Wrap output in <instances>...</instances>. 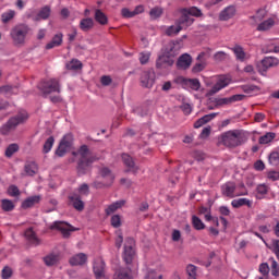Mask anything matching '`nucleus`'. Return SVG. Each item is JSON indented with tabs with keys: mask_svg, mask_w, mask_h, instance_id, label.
Segmentation results:
<instances>
[{
	"mask_svg": "<svg viewBox=\"0 0 279 279\" xmlns=\"http://www.w3.org/2000/svg\"><path fill=\"white\" fill-rule=\"evenodd\" d=\"M231 206L233 208H241V206H247L248 208H252V201H250L247 198L233 199L231 202Z\"/></svg>",
	"mask_w": 279,
	"mask_h": 279,
	"instance_id": "nucleus-31",
	"label": "nucleus"
},
{
	"mask_svg": "<svg viewBox=\"0 0 279 279\" xmlns=\"http://www.w3.org/2000/svg\"><path fill=\"white\" fill-rule=\"evenodd\" d=\"M272 252L276 255L277 259L279 260V240H275L272 242Z\"/></svg>",
	"mask_w": 279,
	"mask_h": 279,
	"instance_id": "nucleus-63",
	"label": "nucleus"
},
{
	"mask_svg": "<svg viewBox=\"0 0 279 279\" xmlns=\"http://www.w3.org/2000/svg\"><path fill=\"white\" fill-rule=\"evenodd\" d=\"M274 138H276V133L268 132L265 135L259 137L258 143L259 145H269V143H271Z\"/></svg>",
	"mask_w": 279,
	"mask_h": 279,
	"instance_id": "nucleus-34",
	"label": "nucleus"
},
{
	"mask_svg": "<svg viewBox=\"0 0 279 279\" xmlns=\"http://www.w3.org/2000/svg\"><path fill=\"white\" fill-rule=\"evenodd\" d=\"M236 14V8L234 5L227 7L223 11L220 12V21H230Z\"/></svg>",
	"mask_w": 279,
	"mask_h": 279,
	"instance_id": "nucleus-21",
	"label": "nucleus"
},
{
	"mask_svg": "<svg viewBox=\"0 0 279 279\" xmlns=\"http://www.w3.org/2000/svg\"><path fill=\"white\" fill-rule=\"evenodd\" d=\"M19 151V145L17 144H10L5 150V156L7 158H12L14 154Z\"/></svg>",
	"mask_w": 279,
	"mask_h": 279,
	"instance_id": "nucleus-47",
	"label": "nucleus"
},
{
	"mask_svg": "<svg viewBox=\"0 0 279 279\" xmlns=\"http://www.w3.org/2000/svg\"><path fill=\"white\" fill-rule=\"evenodd\" d=\"M60 45H62V34H57L53 36L51 41L46 45V49H53L56 47H60Z\"/></svg>",
	"mask_w": 279,
	"mask_h": 279,
	"instance_id": "nucleus-32",
	"label": "nucleus"
},
{
	"mask_svg": "<svg viewBox=\"0 0 279 279\" xmlns=\"http://www.w3.org/2000/svg\"><path fill=\"white\" fill-rule=\"evenodd\" d=\"M111 226L112 228H121V216L113 215L111 217Z\"/></svg>",
	"mask_w": 279,
	"mask_h": 279,
	"instance_id": "nucleus-52",
	"label": "nucleus"
},
{
	"mask_svg": "<svg viewBox=\"0 0 279 279\" xmlns=\"http://www.w3.org/2000/svg\"><path fill=\"white\" fill-rule=\"evenodd\" d=\"M27 119H29L27 111H20L15 117L10 118L9 121L0 128V133L4 136L10 134L12 130H16V126L25 123Z\"/></svg>",
	"mask_w": 279,
	"mask_h": 279,
	"instance_id": "nucleus-4",
	"label": "nucleus"
},
{
	"mask_svg": "<svg viewBox=\"0 0 279 279\" xmlns=\"http://www.w3.org/2000/svg\"><path fill=\"white\" fill-rule=\"evenodd\" d=\"M149 16L150 19H153L154 21H156V19H160L162 16V8L160 7H155L149 11Z\"/></svg>",
	"mask_w": 279,
	"mask_h": 279,
	"instance_id": "nucleus-45",
	"label": "nucleus"
},
{
	"mask_svg": "<svg viewBox=\"0 0 279 279\" xmlns=\"http://www.w3.org/2000/svg\"><path fill=\"white\" fill-rule=\"evenodd\" d=\"M123 204H125L124 201H120V202H116L112 203L111 205L108 206V208L105 210L107 216L112 215L113 213H117V210H119V208H121V206H123Z\"/></svg>",
	"mask_w": 279,
	"mask_h": 279,
	"instance_id": "nucleus-33",
	"label": "nucleus"
},
{
	"mask_svg": "<svg viewBox=\"0 0 279 279\" xmlns=\"http://www.w3.org/2000/svg\"><path fill=\"white\" fill-rule=\"evenodd\" d=\"M236 191V184L234 182H227L221 186V193L225 195V197H239V195H245V194H239L235 193Z\"/></svg>",
	"mask_w": 279,
	"mask_h": 279,
	"instance_id": "nucleus-15",
	"label": "nucleus"
},
{
	"mask_svg": "<svg viewBox=\"0 0 279 279\" xmlns=\"http://www.w3.org/2000/svg\"><path fill=\"white\" fill-rule=\"evenodd\" d=\"M181 32L182 27H179V25L175 24V26L172 25L166 29V36H178Z\"/></svg>",
	"mask_w": 279,
	"mask_h": 279,
	"instance_id": "nucleus-44",
	"label": "nucleus"
},
{
	"mask_svg": "<svg viewBox=\"0 0 279 279\" xmlns=\"http://www.w3.org/2000/svg\"><path fill=\"white\" fill-rule=\"evenodd\" d=\"M54 228H57V230H60V232L64 236V239H69V236H71V232H73L75 230V229H73V227H71L64 222H54Z\"/></svg>",
	"mask_w": 279,
	"mask_h": 279,
	"instance_id": "nucleus-20",
	"label": "nucleus"
},
{
	"mask_svg": "<svg viewBox=\"0 0 279 279\" xmlns=\"http://www.w3.org/2000/svg\"><path fill=\"white\" fill-rule=\"evenodd\" d=\"M78 193L81 195H88V193H90V190L88 187V184L83 183L80 187H78Z\"/></svg>",
	"mask_w": 279,
	"mask_h": 279,
	"instance_id": "nucleus-60",
	"label": "nucleus"
},
{
	"mask_svg": "<svg viewBox=\"0 0 279 279\" xmlns=\"http://www.w3.org/2000/svg\"><path fill=\"white\" fill-rule=\"evenodd\" d=\"M36 204H40V195L29 196L22 203V208L25 210L27 208H33V206H36Z\"/></svg>",
	"mask_w": 279,
	"mask_h": 279,
	"instance_id": "nucleus-25",
	"label": "nucleus"
},
{
	"mask_svg": "<svg viewBox=\"0 0 279 279\" xmlns=\"http://www.w3.org/2000/svg\"><path fill=\"white\" fill-rule=\"evenodd\" d=\"M68 71H80L82 69V61L77 59H72L70 62L66 63Z\"/></svg>",
	"mask_w": 279,
	"mask_h": 279,
	"instance_id": "nucleus-37",
	"label": "nucleus"
},
{
	"mask_svg": "<svg viewBox=\"0 0 279 279\" xmlns=\"http://www.w3.org/2000/svg\"><path fill=\"white\" fill-rule=\"evenodd\" d=\"M36 171H38L36 162H31L25 166V173L27 175H36Z\"/></svg>",
	"mask_w": 279,
	"mask_h": 279,
	"instance_id": "nucleus-43",
	"label": "nucleus"
},
{
	"mask_svg": "<svg viewBox=\"0 0 279 279\" xmlns=\"http://www.w3.org/2000/svg\"><path fill=\"white\" fill-rule=\"evenodd\" d=\"M94 274L95 276H104L106 275V263L101 259H97L95 263H94Z\"/></svg>",
	"mask_w": 279,
	"mask_h": 279,
	"instance_id": "nucleus-26",
	"label": "nucleus"
},
{
	"mask_svg": "<svg viewBox=\"0 0 279 279\" xmlns=\"http://www.w3.org/2000/svg\"><path fill=\"white\" fill-rule=\"evenodd\" d=\"M218 141L225 147L229 149H235V147H241V145H245L247 137L245 136V131L243 130H230L222 133Z\"/></svg>",
	"mask_w": 279,
	"mask_h": 279,
	"instance_id": "nucleus-3",
	"label": "nucleus"
},
{
	"mask_svg": "<svg viewBox=\"0 0 279 279\" xmlns=\"http://www.w3.org/2000/svg\"><path fill=\"white\" fill-rule=\"evenodd\" d=\"M8 193L11 197H19V195H21V191L16 185H11L8 190Z\"/></svg>",
	"mask_w": 279,
	"mask_h": 279,
	"instance_id": "nucleus-51",
	"label": "nucleus"
},
{
	"mask_svg": "<svg viewBox=\"0 0 279 279\" xmlns=\"http://www.w3.org/2000/svg\"><path fill=\"white\" fill-rule=\"evenodd\" d=\"M187 279H197V266L189 264L186 266Z\"/></svg>",
	"mask_w": 279,
	"mask_h": 279,
	"instance_id": "nucleus-38",
	"label": "nucleus"
},
{
	"mask_svg": "<svg viewBox=\"0 0 279 279\" xmlns=\"http://www.w3.org/2000/svg\"><path fill=\"white\" fill-rule=\"evenodd\" d=\"M1 208L4 213H12V210H14V203L10 199H2Z\"/></svg>",
	"mask_w": 279,
	"mask_h": 279,
	"instance_id": "nucleus-39",
	"label": "nucleus"
},
{
	"mask_svg": "<svg viewBox=\"0 0 279 279\" xmlns=\"http://www.w3.org/2000/svg\"><path fill=\"white\" fill-rule=\"evenodd\" d=\"M88 260V256L84 253H78L72 256L69 260L72 267H77L84 265Z\"/></svg>",
	"mask_w": 279,
	"mask_h": 279,
	"instance_id": "nucleus-17",
	"label": "nucleus"
},
{
	"mask_svg": "<svg viewBox=\"0 0 279 279\" xmlns=\"http://www.w3.org/2000/svg\"><path fill=\"white\" fill-rule=\"evenodd\" d=\"M44 263L47 267H53V265H58V263H60V255L49 254L44 257Z\"/></svg>",
	"mask_w": 279,
	"mask_h": 279,
	"instance_id": "nucleus-28",
	"label": "nucleus"
},
{
	"mask_svg": "<svg viewBox=\"0 0 279 279\" xmlns=\"http://www.w3.org/2000/svg\"><path fill=\"white\" fill-rule=\"evenodd\" d=\"M227 58H228V53L223 51H218L214 54V60L216 62H223V60H226Z\"/></svg>",
	"mask_w": 279,
	"mask_h": 279,
	"instance_id": "nucleus-50",
	"label": "nucleus"
},
{
	"mask_svg": "<svg viewBox=\"0 0 279 279\" xmlns=\"http://www.w3.org/2000/svg\"><path fill=\"white\" fill-rule=\"evenodd\" d=\"M149 52H141L140 53V62L141 64H147L149 62Z\"/></svg>",
	"mask_w": 279,
	"mask_h": 279,
	"instance_id": "nucleus-58",
	"label": "nucleus"
},
{
	"mask_svg": "<svg viewBox=\"0 0 279 279\" xmlns=\"http://www.w3.org/2000/svg\"><path fill=\"white\" fill-rule=\"evenodd\" d=\"M122 161L124 167H126V173H138L141 168L136 166V162H134V158H132V156L129 154H122Z\"/></svg>",
	"mask_w": 279,
	"mask_h": 279,
	"instance_id": "nucleus-12",
	"label": "nucleus"
},
{
	"mask_svg": "<svg viewBox=\"0 0 279 279\" xmlns=\"http://www.w3.org/2000/svg\"><path fill=\"white\" fill-rule=\"evenodd\" d=\"M51 16V7L45 5L37 13V21H47Z\"/></svg>",
	"mask_w": 279,
	"mask_h": 279,
	"instance_id": "nucleus-29",
	"label": "nucleus"
},
{
	"mask_svg": "<svg viewBox=\"0 0 279 279\" xmlns=\"http://www.w3.org/2000/svg\"><path fill=\"white\" fill-rule=\"evenodd\" d=\"M257 195H267L269 187L266 184H259L256 189Z\"/></svg>",
	"mask_w": 279,
	"mask_h": 279,
	"instance_id": "nucleus-53",
	"label": "nucleus"
},
{
	"mask_svg": "<svg viewBox=\"0 0 279 279\" xmlns=\"http://www.w3.org/2000/svg\"><path fill=\"white\" fill-rule=\"evenodd\" d=\"M53 143H56V138H53V136H50L46 140L43 148L44 154H49V151H51L53 148Z\"/></svg>",
	"mask_w": 279,
	"mask_h": 279,
	"instance_id": "nucleus-40",
	"label": "nucleus"
},
{
	"mask_svg": "<svg viewBox=\"0 0 279 279\" xmlns=\"http://www.w3.org/2000/svg\"><path fill=\"white\" fill-rule=\"evenodd\" d=\"M193 62V58L189 53L182 54L178 61H177V66L178 69H189Z\"/></svg>",
	"mask_w": 279,
	"mask_h": 279,
	"instance_id": "nucleus-18",
	"label": "nucleus"
},
{
	"mask_svg": "<svg viewBox=\"0 0 279 279\" xmlns=\"http://www.w3.org/2000/svg\"><path fill=\"white\" fill-rule=\"evenodd\" d=\"M267 178L271 182H277V180H279V172L278 171H270V172L267 173Z\"/></svg>",
	"mask_w": 279,
	"mask_h": 279,
	"instance_id": "nucleus-59",
	"label": "nucleus"
},
{
	"mask_svg": "<svg viewBox=\"0 0 279 279\" xmlns=\"http://www.w3.org/2000/svg\"><path fill=\"white\" fill-rule=\"evenodd\" d=\"M14 16H16V11H14V10H9V11L2 13L1 14L2 23H10V21H12V19H14Z\"/></svg>",
	"mask_w": 279,
	"mask_h": 279,
	"instance_id": "nucleus-41",
	"label": "nucleus"
},
{
	"mask_svg": "<svg viewBox=\"0 0 279 279\" xmlns=\"http://www.w3.org/2000/svg\"><path fill=\"white\" fill-rule=\"evenodd\" d=\"M24 235H25V239L28 241V243H31V245H35L36 247L40 244V239L36 236V232H34V229L32 228L26 229Z\"/></svg>",
	"mask_w": 279,
	"mask_h": 279,
	"instance_id": "nucleus-22",
	"label": "nucleus"
},
{
	"mask_svg": "<svg viewBox=\"0 0 279 279\" xmlns=\"http://www.w3.org/2000/svg\"><path fill=\"white\" fill-rule=\"evenodd\" d=\"M182 12L185 13L187 16H196V19H199V16H202V10H199L197 7L183 9Z\"/></svg>",
	"mask_w": 279,
	"mask_h": 279,
	"instance_id": "nucleus-35",
	"label": "nucleus"
},
{
	"mask_svg": "<svg viewBox=\"0 0 279 279\" xmlns=\"http://www.w3.org/2000/svg\"><path fill=\"white\" fill-rule=\"evenodd\" d=\"M27 34H29V26H27V24L15 25L10 32L13 45L15 47H23V45H25Z\"/></svg>",
	"mask_w": 279,
	"mask_h": 279,
	"instance_id": "nucleus-5",
	"label": "nucleus"
},
{
	"mask_svg": "<svg viewBox=\"0 0 279 279\" xmlns=\"http://www.w3.org/2000/svg\"><path fill=\"white\" fill-rule=\"evenodd\" d=\"M217 106H230V104H232V100L231 98H219L217 101H216Z\"/></svg>",
	"mask_w": 279,
	"mask_h": 279,
	"instance_id": "nucleus-62",
	"label": "nucleus"
},
{
	"mask_svg": "<svg viewBox=\"0 0 279 279\" xmlns=\"http://www.w3.org/2000/svg\"><path fill=\"white\" fill-rule=\"evenodd\" d=\"M2 279H10L12 278V268H10V266H5L3 269H2Z\"/></svg>",
	"mask_w": 279,
	"mask_h": 279,
	"instance_id": "nucleus-55",
	"label": "nucleus"
},
{
	"mask_svg": "<svg viewBox=\"0 0 279 279\" xmlns=\"http://www.w3.org/2000/svg\"><path fill=\"white\" fill-rule=\"evenodd\" d=\"M38 89L43 92L44 95H51V93H60V81L58 78H49L41 81L38 84Z\"/></svg>",
	"mask_w": 279,
	"mask_h": 279,
	"instance_id": "nucleus-6",
	"label": "nucleus"
},
{
	"mask_svg": "<svg viewBox=\"0 0 279 279\" xmlns=\"http://www.w3.org/2000/svg\"><path fill=\"white\" fill-rule=\"evenodd\" d=\"M210 49H207L206 51H203L197 56V60H199V63H196L194 65V73H199V71H204V69H206V60L210 58Z\"/></svg>",
	"mask_w": 279,
	"mask_h": 279,
	"instance_id": "nucleus-13",
	"label": "nucleus"
},
{
	"mask_svg": "<svg viewBox=\"0 0 279 279\" xmlns=\"http://www.w3.org/2000/svg\"><path fill=\"white\" fill-rule=\"evenodd\" d=\"M254 169L256 171H265V162H263V160H257L255 163H254Z\"/></svg>",
	"mask_w": 279,
	"mask_h": 279,
	"instance_id": "nucleus-64",
	"label": "nucleus"
},
{
	"mask_svg": "<svg viewBox=\"0 0 279 279\" xmlns=\"http://www.w3.org/2000/svg\"><path fill=\"white\" fill-rule=\"evenodd\" d=\"M275 21L274 19H268L264 22H262L258 26H257V31L258 32H267V29H271V26L275 25Z\"/></svg>",
	"mask_w": 279,
	"mask_h": 279,
	"instance_id": "nucleus-36",
	"label": "nucleus"
},
{
	"mask_svg": "<svg viewBox=\"0 0 279 279\" xmlns=\"http://www.w3.org/2000/svg\"><path fill=\"white\" fill-rule=\"evenodd\" d=\"M78 27L81 32H90L95 27V20L93 17H84L80 21Z\"/></svg>",
	"mask_w": 279,
	"mask_h": 279,
	"instance_id": "nucleus-19",
	"label": "nucleus"
},
{
	"mask_svg": "<svg viewBox=\"0 0 279 279\" xmlns=\"http://www.w3.org/2000/svg\"><path fill=\"white\" fill-rule=\"evenodd\" d=\"M69 204L74 209H76L78 213H82L84 210V201H82V196L77 193H72L68 196Z\"/></svg>",
	"mask_w": 279,
	"mask_h": 279,
	"instance_id": "nucleus-14",
	"label": "nucleus"
},
{
	"mask_svg": "<svg viewBox=\"0 0 279 279\" xmlns=\"http://www.w3.org/2000/svg\"><path fill=\"white\" fill-rule=\"evenodd\" d=\"M140 82L143 88H153L156 82V73L154 71L142 72Z\"/></svg>",
	"mask_w": 279,
	"mask_h": 279,
	"instance_id": "nucleus-11",
	"label": "nucleus"
},
{
	"mask_svg": "<svg viewBox=\"0 0 279 279\" xmlns=\"http://www.w3.org/2000/svg\"><path fill=\"white\" fill-rule=\"evenodd\" d=\"M145 279H162V274L154 270V269H148Z\"/></svg>",
	"mask_w": 279,
	"mask_h": 279,
	"instance_id": "nucleus-48",
	"label": "nucleus"
},
{
	"mask_svg": "<svg viewBox=\"0 0 279 279\" xmlns=\"http://www.w3.org/2000/svg\"><path fill=\"white\" fill-rule=\"evenodd\" d=\"M94 20L98 25H108V15L100 9H96L94 13Z\"/></svg>",
	"mask_w": 279,
	"mask_h": 279,
	"instance_id": "nucleus-24",
	"label": "nucleus"
},
{
	"mask_svg": "<svg viewBox=\"0 0 279 279\" xmlns=\"http://www.w3.org/2000/svg\"><path fill=\"white\" fill-rule=\"evenodd\" d=\"M259 271L263 276H268L269 275V264L268 263L260 264Z\"/></svg>",
	"mask_w": 279,
	"mask_h": 279,
	"instance_id": "nucleus-57",
	"label": "nucleus"
},
{
	"mask_svg": "<svg viewBox=\"0 0 279 279\" xmlns=\"http://www.w3.org/2000/svg\"><path fill=\"white\" fill-rule=\"evenodd\" d=\"M73 145V135L66 134L60 142L59 147L56 150V155L59 156V158H62L66 155V153L71 149V146Z\"/></svg>",
	"mask_w": 279,
	"mask_h": 279,
	"instance_id": "nucleus-10",
	"label": "nucleus"
},
{
	"mask_svg": "<svg viewBox=\"0 0 279 279\" xmlns=\"http://www.w3.org/2000/svg\"><path fill=\"white\" fill-rule=\"evenodd\" d=\"M99 175L102 178L104 182H94L95 189H104V186H112L114 183V173H112V170L104 167L99 170Z\"/></svg>",
	"mask_w": 279,
	"mask_h": 279,
	"instance_id": "nucleus-7",
	"label": "nucleus"
},
{
	"mask_svg": "<svg viewBox=\"0 0 279 279\" xmlns=\"http://www.w3.org/2000/svg\"><path fill=\"white\" fill-rule=\"evenodd\" d=\"M195 23V19L191 17L190 15L183 13L181 11V16L177 20L175 25H179L182 29H187V27H191Z\"/></svg>",
	"mask_w": 279,
	"mask_h": 279,
	"instance_id": "nucleus-16",
	"label": "nucleus"
},
{
	"mask_svg": "<svg viewBox=\"0 0 279 279\" xmlns=\"http://www.w3.org/2000/svg\"><path fill=\"white\" fill-rule=\"evenodd\" d=\"M173 59L169 56H160L156 61L157 69H165L166 66H173Z\"/></svg>",
	"mask_w": 279,
	"mask_h": 279,
	"instance_id": "nucleus-23",
	"label": "nucleus"
},
{
	"mask_svg": "<svg viewBox=\"0 0 279 279\" xmlns=\"http://www.w3.org/2000/svg\"><path fill=\"white\" fill-rule=\"evenodd\" d=\"M232 84V78L229 76H220L216 84L207 92V97H213V95H217L219 90H223V88L230 86Z\"/></svg>",
	"mask_w": 279,
	"mask_h": 279,
	"instance_id": "nucleus-9",
	"label": "nucleus"
},
{
	"mask_svg": "<svg viewBox=\"0 0 279 279\" xmlns=\"http://www.w3.org/2000/svg\"><path fill=\"white\" fill-rule=\"evenodd\" d=\"M186 84L192 88V90H199L202 88V83L197 78H189Z\"/></svg>",
	"mask_w": 279,
	"mask_h": 279,
	"instance_id": "nucleus-46",
	"label": "nucleus"
},
{
	"mask_svg": "<svg viewBox=\"0 0 279 279\" xmlns=\"http://www.w3.org/2000/svg\"><path fill=\"white\" fill-rule=\"evenodd\" d=\"M215 117H217V113H209V114L202 117L194 123V128L196 130H198V128H202V125H206V123H209V121H213V119H215Z\"/></svg>",
	"mask_w": 279,
	"mask_h": 279,
	"instance_id": "nucleus-27",
	"label": "nucleus"
},
{
	"mask_svg": "<svg viewBox=\"0 0 279 279\" xmlns=\"http://www.w3.org/2000/svg\"><path fill=\"white\" fill-rule=\"evenodd\" d=\"M73 156L78 157L77 173L78 175H86L90 171V165L97 162L99 157L93 154L86 145H82L77 151L72 153Z\"/></svg>",
	"mask_w": 279,
	"mask_h": 279,
	"instance_id": "nucleus-2",
	"label": "nucleus"
},
{
	"mask_svg": "<svg viewBox=\"0 0 279 279\" xmlns=\"http://www.w3.org/2000/svg\"><path fill=\"white\" fill-rule=\"evenodd\" d=\"M136 252L134 251V239L128 238L124 244L123 260L125 268H119L113 275V279H134V274L138 270V264L134 263Z\"/></svg>",
	"mask_w": 279,
	"mask_h": 279,
	"instance_id": "nucleus-1",
	"label": "nucleus"
},
{
	"mask_svg": "<svg viewBox=\"0 0 279 279\" xmlns=\"http://www.w3.org/2000/svg\"><path fill=\"white\" fill-rule=\"evenodd\" d=\"M121 14L123 19H134V11H130L128 8H123L121 10Z\"/></svg>",
	"mask_w": 279,
	"mask_h": 279,
	"instance_id": "nucleus-56",
	"label": "nucleus"
},
{
	"mask_svg": "<svg viewBox=\"0 0 279 279\" xmlns=\"http://www.w3.org/2000/svg\"><path fill=\"white\" fill-rule=\"evenodd\" d=\"M100 83L102 86H110L112 84V77H110L108 75H104L100 78Z\"/></svg>",
	"mask_w": 279,
	"mask_h": 279,
	"instance_id": "nucleus-61",
	"label": "nucleus"
},
{
	"mask_svg": "<svg viewBox=\"0 0 279 279\" xmlns=\"http://www.w3.org/2000/svg\"><path fill=\"white\" fill-rule=\"evenodd\" d=\"M236 58V60H239V62H245V50H243V47L236 45L231 49Z\"/></svg>",
	"mask_w": 279,
	"mask_h": 279,
	"instance_id": "nucleus-30",
	"label": "nucleus"
},
{
	"mask_svg": "<svg viewBox=\"0 0 279 279\" xmlns=\"http://www.w3.org/2000/svg\"><path fill=\"white\" fill-rule=\"evenodd\" d=\"M279 60L274 57H265L260 62L257 63V70L260 75H265L272 66H278Z\"/></svg>",
	"mask_w": 279,
	"mask_h": 279,
	"instance_id": "nucleus-8",
	"label": "nucleus"
},
{
	"mask_svg": "<svg viewBox=\"0 0 279 279\" xmlns=\"http://www.w3.org/2000/svg\"><path fill=\"white\" fill-rule=\"evenodd\" d=\"M192 226L195 228V230H204L206 228V225L199 219L197 216H192Z\"/></svg>",
	"mask_w": 279,
	"mask_h": 279,
	"instance_id": "nucleus-42",
	"label": "nucleus"
},
{
	"mask_svg": "<svg viewBox=\"0 0 279 279\" xmlns=\"http://www.w3.org/2000/svg\"><path fill=\"white\" fill-rule=\"evenodd\" d=\"M271 275L275 276L276 278L279 277V265L278 262H276V259H272L271 263Z\"/></svg>",
	"mask_w": 279,
	"mask_h": 279,
	"instance_id": "nucleus-54",
	"label": "nucleus"
},
{
	"mask_svg": "<svg viewBox=\"0 0 279 279\" xmlns=\"http://www.w3.org/2000/svg\"><path fill=\"white\" fill-rule=\"evenodd\" d=\"M268 160H269L270 165H272V167L278 166V163H279V151H272L269 155Z\"/></svg>",
	"mask_w": 279,
	"mask_h": 279,
	"instance_id": "nucleus-49",
	"label": "nucleus"
}]
</instances>
